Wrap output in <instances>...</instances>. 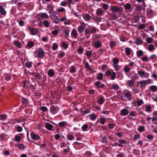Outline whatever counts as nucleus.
<instances>
[{"instance_id": "obj_34", "label": "nucleus", "mask_w": 157, "mask_h": 157, "mask_svg": "<svg viewBox=\"0 0 157 157\" xmlns=\"http://www.w3.org/2000/svg\"><path fill=\"white\" fill-rule=\"evenodd\" d=\"M34 43L31 41L29 42L27 44V47L28 48L29 47V48H32L34 45Z\"/></svg>"}, {"instance_id": "obj_54", "label": "nucleus", "mask_w": 157, "mask_h": 157, "mask_svg": "<svg viewBox=\"0 0 157 157\" xmlns=\"http://www.w3.org/2000/svg\"><path fill=\"white\" fill-rule=\"evenodd\" d=\"M152 38L151 37H149L147 40V42L148 43H151L153 42Z\"/></svg>"}, {"instance_id": "obj_46", "label": "nucleus", "mask_w": 157, "mask_h": 157, "mask_svg": "<svg viewBox=\"0 0 157 157\" xmlns=\"http://www.w3.org/2000/svg\"><path fill=\"white\" fill-rule=\"evenodd\" d=\"M153 124L157 125V117H153L152 120Z\"/></svg>"}, {"instance_id": "obj_51", "label": "nucleus", "mask_w": 157, "mask_h": 157, "mask_svg": "<svg viewBox=\"0 0 157 157\" xmlns=\"http://www.w3.org/2000/svg\"><path fill=\"white\" fill-rule=\"evenodd\" d=\"M87 25V24H85L84 22H81V25L79 26L84 29L86 27Z\"/></svg>"}, {"instance_id": "obj_23", "label": "nucleus", "mask_w": 157, "mask_h": 157, "mask_svg": "<svg viewBox=\"0 0 157 157\" xmlns=\"http://www.w3.org/2000/svg\"><path fill=\"white\" fill-rule=\"evenodd\" d=\"M88 28L90 29V30L91 33H96V28L95 27H92L90 25H88Z\"/></svg>"}, {"instance_id": "obj_2", "label": "nucleus", "mask_w": 157, "mask_h": 157, "mask_svg": "<svg viewBox=\"0 0 157 157\" xmlns=\"http://www.w3.org/2000/svg\"><path fill=\"white\" fill-rule=\"evenodd\" d=\"M123 95L124 97L126 98L129 101H131L132 99V96L131 92L126 89L124 90L123 92Z\"/></svg>"}, {"instance_id": "obj_4", "label": "nucleus", "mask_w": 157, "mask_h": 157, "mask_svg": "<svg viewBox=\"0 0 157 157\" xmlns=\"http://www.w3.org/2000/svg\"><path fill=\"white\" fill-rule=\"evenodd\" d=\"M102 42L99 40L94 41L92 43V45L93 46L97 48L101 47L102 46Z\"/></svg>"}, {"instance_id": "obj_52", "label": "nucleus", "mask_w": 157, "mask_h": 157, "mask_svg": "<svg viewBox=\"0 0 157 157\" xmlns=\"http://www.w3.org/2000/svg\"><path fill=\"white\" fill-rule=\"evenodd\" d=\"M78 30L80 33H82L84 32V29L79 26L78 27Z\"/></svg>"}, {"instance_id": "obj_30", "label": "nucleus", "mask_w": 157, "mask_h": 157, "mask_svg": "<svg viewBox=\"0 0 157 157\" xmlns=\"http://www.w3.org/2000/svg\"><path fill=\"white\" fill-rule=\"evenodd\" d=\"M48 74L50 76L52 77L54 74V72L53 69L49 70L48 71Z\"/></svg>"}, {"instance_id": "obj_28", "label": "nucleus", "mask_w": 157, "mask_h": 157, "mask_svg": "<svg viewBox=\"0 0 157 157\" xmlns=\"http://www.w3.org/2000/svg\"><path fill=\"white\" fill-rule=\"evenodd\" d=\"M97 79L99 80H102L103 79V74L102 73H99L97 76Z\"/></svg>"}, {"instance_id": "obj_27", "label": "nucleus", "mask_w": 157, "mask_h": 157, "mask_svg": "<svg viewBox=\"0 0 157 157\" xmlns=\"http://www.w3.org/2000/svg\"><path fill=\"white\" fill-rule=\"evenodd\" d=\"M71 73H74L76 71L75 67L73 65L71 66L69 69Z\"/></svg>"}, {"instance_id": "obj_10", "label": "nucleus", "mask_w": 157, "mask_h": 157, "mask_svg": "<svg viewBox=\"0 0 157 157\" xmlns=\"http://www.w3.org/2000/svg\"><path fill=\"white\" fill-rule=\"evenodd\" d=\"M28 30L31 31V34L32 35H36L37 30L35 28H32L31 27H28Z\"/></svg>"}, {"instance_id": "obj_38", "label": "nucleus", "mask_w": 157, "mask_h": 157, "mask_svg": "<svg viewBox=\"0 0 157 157\" xmlns=\"http://www.w3.org/2000/svg\"><path fill=\"white\" fill-rule=\"evenodd\" d=\"M126 54L127 56H129L131 53V49L128 47L126 48H125Z\"/></svg>"}, {"instance_id": "obj_17", "label": "nucleus", "mask_w": 157, "mask_h": 157, "mask_svg": "<svg viewBox=\"0 0 157 157\" xmlns=\"http://www.w3.org/2000/svg\"><path fill=\"white\" fill-rule=\"evenodd\" d=\"M105 101V99L103 97H101L98 99L97 103L98 104L101 105Z\"/></svg>"}, {"instance_id": "obj_20", "label": "nucleus", "mask_w": 157, "mask_h": 157, "mask_svg": "<svg viewBox=\"0 0 157 157\" xmlns=\"http://www.w3.org/2000/svg\"><path fill=\"white\" fill-rule=\"evenodd\" d=\"M113 67H116L117 65H118V63L119 62V59L117 58H114L113 60Z\"/></svg>"}, {"instance_id": "obj_3", "label": "nucleus", "mask_w": 157, "mask_h": 157, "mask_svg": "<svg viewBox=\"0 0 157 157\" xmlns=\"http://www.w3.org/2000/svg\"><path fill=\"white\" fill-rule=\"evenodd\" d=\"M110 9L113 13L118 12L121 13L123 12V9L122 7L118 8L117 6H110Z\"/></svg>"}, {"instance_id": "obj_31", "label": "nucleus", "mask_w": 157, "mask_h": 157, "mask_svg": "<svg viewBox=\"0 0 157 157\" xmlns=\"http://www.w3.org/2000/svg\"><path fill=\"white\" fill-rule=\"evenodd\" d=\"M21 140V137L20 136L16 135L14 136V139H13L14 141H16L17 142H19Z\"/></svg>"}, {"instance_id": "obj_15", "label": "nucleus", "mask_w": 157, "mask_h": 157, "mask_svg": "<svg viewBox=\"0 0 157 157\" xmlns=\"http://www.w3.org/2000/svg\"><path fill=\"white\" fill-rule=\"evenodd\" d=\"M71 36L72 37L75 39L77 38V31L75 29H73L71 32Z\"/></svg>"}, {"instance_id": "obj_42", "label": "nucleus", "mask_w": 157, "mask_h": 157, "mask_svg": "<svg viewBox=\"0 0 157 157\" xmlns=\"http://www.w3.org/2000/svg\"><path fill=\"white\" fill-rule=\"evenodd\" d=\"M4 78L7 81H9L11 78L10 75L9 74H6L5 75Z\"/></svg>"}, {"instance_id": "obj_35", "label": "nucleus", "mask_w": 157, "mask_h": 157, "mask_svg": "<svg viewBox=\"0 0 157 157\" xmlns=\"http://www.w3.org/2000/svg\"><path fill=\"white\" fill-rule=\"evenodd\" d=\"M32 62H31L27 61L25 64L26 67L28 68H30L32 67Z\"/></svg>"}, {"instance_id": "obj_55", "label": "nucleus", "mask_w": 157, "mask_h": 157, "mask_svg": "<svg viewBox=\"0 0 157 157\" xmlns=\"http://www.w3.org/2000/svg\"><path fill=\"white\" fill-rule=\"evenodd\" d=\"M57 45L56 44L54 43L53 44V45L52 47V49L53 50H55L57 48Z\"/></svg>"}, {"instance_id": "obj_53", "label": "nucleus", "mask_w": 157, "mask_h": 157, "mask_svg": "<svg viewBox=\"0 0 157 157\" xmlns=\"http://www.w3.org/2000/svg\"><path fill=\"white\" fill-rule=\"evenodd\" d=\"M88 127V126L86 124H84L82 127V129L83 131H86Z\"/></svg>"}, {"instance_id": "obj_13", "label": "nucleus", "mask_w": 157, "mask_h": 157, "mask_svg": "<svg viewBox=\"0 0 157 157\" xmlns=\"http://www.w3.org/2000/svg\"><path fill=\"white\" fill-rule=\"evenodd\" d=\"M129 113L128 110L126 109H124L120 111V113L122 116L127 115Z\"/></svg>"}, {"instance_id": "obj_49", "label": "nucleus", "mask_w": 157, "mask_h": 157, "mask_svg": "<svg viewBox=\"0 0 157 157\" xmlns=\"http://www.w3.org/2000/svg\"><path fill=\"white\" fill-rule=\"evenodd\" d=\"M14 44L17 46L19 48H20L21 47V43L17 41H15L14 42Z\"/></svg>"}, {"instance_id": "obj_12", "label": "nucleus", "mask_w": 157, "mask_h": 157, "mask_svg": "<svg viewBox=\"0 0 157 157\" xmlns=\"http://www.w3.org/2000/svg\"><path fill=\"white\" fill-rule=\"evenodd\" d=\"M90 29L88 28H86L85 30V34L86 38H89L90 36L91 32Z\"/></svg>"}, {"instance_id": "obj_21", "label": "nucleus", "mask_w": 157, "mask_h": 157, "mask_svg": "<svg viewBox=\"0 0 157 157\" xmlns=\"http://www.w3.org/2000/svg\"><path fill=\"white\" fill-rule=\"evenodd\" d=\"M140 86L141 89H144L145 87L147 84L145 80L141 81L140 82Z\"/></svg>"}, {"instance_id": "obj_50", "label": "nucleus", "mask_w": 157, "mask_h": 157, "mask_svg": "<svg viewBox=\"0 0 157 157\" xmlns=\"http://www.w3.org/2000/svg\"><path fill=\"white\" fill-rule=\"evenodd\" d=\"M116 73L115 72H113L111 74V78L112 80H114L115 78Z\"/></svg>"}, {"instance_id": "obj_29", "label": "nucleus", "mask_w": 157, "mask_h": 157, "mask_svg": "<svg viewBox=\"0 0 157 157\" xmlns=\"http://www.w3.org/2000/svg\"><path fill=\"white\" fill-rule=\"evenodd\" d=\"M140 135L139 133H136L135 134L133 137V140L134 141H136L138 139H140Z\"/></svg>"}, {"instance_id": "obj_40", "label": "nucleus", "mask_w": 157, "mask_h": 157, "mask_svg": "<svg viewBox=\"0 0 157 157\" xmlns=\"http://www.w3.org/2000/svg\"><path fill=\"white\" fill-rule=\"evenodd\" d=\"M134 80L133 79H132L131 80H129L128 81V84L130 86L131 88L132 86H133V85L134 84Z\"/></svg>"}, {"instance_id": "obj_24", "label": "nucleus", "mask_w": 157, "mask_h": 157, "mask_svg": "<svg viewBox=\"0 0 157 157\" xmlns=\"http://www.w3.org/2000/svg\"><path fill=\"white\" fill-rule=\"evenodd\" d=\"M17 147L19 150H24L26 148V146L24 144H18Z\"/></svg>"}, {"instance_id": "obj_43", "label": "nucleus", "mask_w": 157, "mask_h": 157, "mask_svg": "<svg viewBox=\"0 0 157 157\" xmlns=\"http://www.w3.org/2000/svg\"><path fill=\"white\" fill-rule=\"evenodd\" d=\"M102 20V18L101 17H95V21L97 22H100Z\"/></svg>"}, {"instance_id": "obj_57", "label": "nucleus", "mask_w": 157, "mask_h": 157, "mask_svg": "<svg viewBox=\"0 0 157 157\" xmlns=\"http://www.w3.org/2000/svg\"><path fill=\"white\" fill-rule=\"evenodd\" d=\"M22 102L24 104H26L28 103V100L26 99V98H22Z\"/></svg>"}, {"instance_id": "obj_32", "label": "nucleus", "mask_w": 157, "mask_h": 157, "mask_svg": "<svg viewBox=\"0 0 157 157\" xmlns=\"http://www.w3.org/2000/svg\"><path fill=\"white\" fill-rule=\"evenodd\" d=\"M150 89L151 91L155 92L157 90V86L155 85H152L150 86Z\"/></svg>"}, {"instance_id": "obj_16", "label": "nucleus", "mask_w": 157, "mask_h": 157, "mask_svg": "<svg viewBox=\"0 0 157 157\" xmlns=\"http://www.w3.org/2000/svg\"><path fill=\"white\" fill-rule=\"evenodd\" d=\"M45 127L49 131H52L53 126L52 124L49 123H46L45 125Z\"/></svg>"}, {"instance_id": "obj_6", "label": "nucleus", "mask_w": 157, "mask_h": 157, "mask_svg": "<svg viewBox=\"0 0 157 157\" xmlns=\"http://www.w3.org/2000/svg\"><path fill=\"white\" fill-rule=\"evenodd\" d=\"M30 136L32 139L34 141L40 139V136L38 134L35 133L33 132L31 133Z\"/></svg>"}, {"instance_id": "obj_5", "label": "nucleus", "mask_w": 157, "mask_h": 157, "mask_svg": "<svg viewBox=\"0 0 157 157\" xmlns=\"http://www.w3.org/2000/svg\"><path fill=\"white\" fill-rule=\"evenodd\" d=\"M105 11L101 8L97 9L96 11V14L98 16H103L105 14Z\"/></svg>"}, {"instance_id": "obj_14", "label": "nucleus", "mask_w": 157, "mask_h": 157, "mask_svg": "<svg viewBox=\"0 0 157 157\" xmlns=\"http://www.w3.org/2000/svg\"><path fill=\"white\" fill-rule=\"evenodd\" d=\"M147 15L149 18H151L154 16L153 11L151 10H148L147 11Z\"/></svg>"}, {"instance_id": "obj_41", "label": "nucleus", "mask_w": 157, "mask_h": 157, "mask_svg": "<svg viewBox=\"0 0 157 157\" xmlns=\"http://www.w3.org/2000/svg\"><path fill=\"white\" fill-rule=\"evenodd\" d=\"M7 116L5 114H2L0 115V120L5 121L6 120Z\"/></svg>"}, {"instance_id": "obj_61", "label": "nucleus", "mask_w": 157, "mask_h": 157, "mask_svg": "<svg viewBox=\"0 0 157 157\" xmlns=\"http://www.w3.org/2000/svg\"><path fill=\"white\" fill-rule=\"evenodd\" d=\"M102 7L103 9L106 10L108 9V6L106 4L104 3Z\"/></svg>"}, {"instance_id": "obj_33", "label": "nucleus", "mask_w": 157, "mask_h": 157, "mask_svg": "<svg viewBox=\"0 0 157 157\" xmlns=\"http://www.w3.org/2000/svg\"><path fill=\"white\" fill-rule=\"evenodd\" d=\"M67 124V123L65 121H63L60 122L59 123V125L60 127H63L66 125Z\"/></svg>"}, {"instance_id": "obj_48", "label": "nucleus", "mask_w": 157, "mask_h": 157, "mask_svg": "<svg viewBox=\"0 0 157 157\" xmlns=\"http://www.w3.org/2000/svg\"><path fill=\"white\" fill-rule=\"evenodd\" d=\"M144 126L142 125L138 128V130L139 132H142L144 131Z\"/></svg>"}, {"instance_id": "obj_26", "label": "nucleus", "mask_w": 157, "mask_h": 157, "mask_svg": "<svg viewBox=\"0 0 157 157\" xmlns=\"http://www.w3.org/2000/svg\"><path fill=\"white\" fill-rule=\"evenodd\" d=\"M0 13L2 15H5L6 14V10L2 6H0Z\"/></svg>"}, {"instance_id": "obj_64", "label": "nucleus", "mask_w": 157, "mask_h": 157, "mask_svg": "<svg viewBox=\"0 0 157 157\" xmlns=\"http://www.w3.org/2000/svg\"><path fill=\"white\" fill-rule=\"evenodd\" d=\"M147 84H152L153 82L150 79H148L145 80Z\"/></svg>"}, {"instance_id": "obj_19", "label": "nucleus", "mask_w": 157, "mask_h": 157, "mask_svg": "<svg viewBox=\"0 0 157 157\" xmlns=\"http://www.w3.org/2000/svg\"><path fill=\"white\" fill-rule=\"evenodd\" d=\"M66 137L69 140H72L75 138V136L69 133L67 134Z\"/></svg>"}, {"instance_id": "obj_8", "label": "nucleus", "mask_w": 157, "mask_h": 157, "mask_svg": "<svg viewBox=\"0 0 157 157\" xmlns=\"http://www.w3.org/2000/svg\"><path fill=\"white\" fill-rule=\"evenodd\" d=\"M47 8L49 11V13H50L52 12V16H55L56 14V13L55 11H53V6L51 5H48L47 6Z\"/></svg>"}, {"instance_id": "obj_44", "label": "nucleus", "mask_w": 157, "mask_h": 157, "mask_svg": "<svg viewBox=\"0 0 157 157\" xmlns=\"http://www.w3.org/2000/svg\"><path fill=\"white\" fill-rule=\"evenodd\" d=\"M149 59L153 60H156L157 59V57L156 55L155 54H153L151 55L150 57L149 58Z\"/></svg>"}, {"instance_id": "obj_7", "label": "nucleus", "mask_w": 157, "mask_h": 157, "mask_svg": "<svg viewBox=\"0 0 157 157\" xmlns=\"http://www.w3.org/2000/svg\"><path fill=\"white\" fill-rule=\"evenodd\" d=\"M59 109V108L58 107L52 106L50 109V112L54 114L57 113Z\"/></svg>"}, {"instance_id": "obj_58", "label": "nucleus", "mask_w": 157, "mask_h": 157, "mask_svg": "<svg viewBox=\"0 0 157 157\" xmlns=\"http://www.w3.org/2000/svg\"><path fill=\"white\" fill-rule=\"evenodd\" d=\"M143 54V52L142 50H140L139 51L137 52V55L138 56H141Z\"/></svg>"}, {"instance_id": "obj_60", "label": "nucleus", "mask_w": 157, "mask_h": 157, "mask_svg": "<svg viewBox=\"0 0 157 157\" xmlns=\"http://www.w3.org/2000/svg\"><path fill=\"white\" fill-rule=\"evenodd\" d=\"M118 142L121 144H125L126 143V141L123 139L119 140Z\"/></svg>"}, {"instance_id": "obj_1", "label": "nucleus", "mask_w": 157, "mask_h": 157, "mask_svg": "<svg viewBox=\"0 0 157 157\" xmlns=\"http://www.w3.org/2000/svg\"><path fill=\"white\" fill-rule=\"evenodd\" d=\"M45 52L42 48H39L36 49L35 52V56L36 57L42 58L44 56Z\"/></svg>"}, {"instance_id": "obj_56", "label": "nucleus", "mask_w": 157, "mask_h": 157, "mask_svg": "<svg viewBox=\"0 0 157 157\" xmlns=\"http://www.w3.org/2000/svg\"><path fill=\"white\" fill-rule=\"evenodd\" d=\"M69 29H67L64 30L63 33L65 34V35H69Z\"/></svg>"}, {"instance_id": "obj_22", "label": "nucleus", "mask_w": 157, "mask_h": 157, "mask_svg": "<svg viewBox=\"0 0 157 157\" xmlns=\"http://www.w3.org/2000/svg\"><path fill=\"white\" fill-rule=\"evenodd\" d=\"M90 118L92 121H94L95 120L97 117V115H96L94 113H93L92 114H90Z\"/></svg>"}, {"instance_id": "obj_59", "label": "nucleus", "mask_w": 157, "mask_h": 157, "mask_svg": "<svg viewBox=\"0 0 157 157\" xmlns=\"http://www.w3.org/2000/svg\"><path fill=\"white\" fill-rule=\"evenodd\" d=\"M132 91L134 94H136L139 92L140 90L138 89L135 88L132 90Z\"/></svg>"}, {"instance_id": "obj_45", "label": "nucleus", "mask_w": 157, "mask_h": 157, "mask_svg": "<svg viewBox=\"0 0 157 157\" xmlns=\"http://www.w3.org/2000/svg\"><path fill=\"white\" fill-rule=\"evenodd\" d=\"M100 37V36L98 35H94L93 37V40L94 41H95V40H99L98 39Z\"/></svg>"}, {"instance_id": "obj_47", "label": "nucleus", "mask_w": 157, "mask_h": 157, "mask_svg": "<svg viewBox=\"0 0 157 157\" xmlns=\"http://www.w3.org/2000/svg\"><path fill=\"white\" fill-rule=\"evenodd\" d=\"M155 48L153 45L152 44H150L148 47V50L150 51L153 50Z\"/></svg>"}, {"instance_id": "obj_36", "label": "nucleus", "mask_w": 157, "mask_h": 157, "mask_svg": "<svg viewBox=\"0 0 157 157\" xmlns=\"http://www.w3.org/2000/svg\"><path fill=\"white\" fill-rule=\"evenodd\" d=\"M53 16L55 18V19H56L57 20L56 21L54 19H53V22L56 24H58L59 23L60 21L58 19V16Z\"/></svg>"}, {"instance_id": "obj_39", "label": "nucleus", "mask_w": 157, "mask_h": 157, "mask_svg": "<svg viewBox=\"0 0 157 157\" xmlns=\"http://www.w3.org/2000/svg\"><path fill=\"white\" fill-rule=\"evenodd\" d=\"M142 42L141 39L139 38H137L136 40V44L137 45H140Z\"/></svg>"}, {"instance_id": "obj_9", "label": "nucleus", "mask_w": 157, "mask_h": 157, "mask_svg": "<svg viewBox=\"0 0 157 157\" xmlns=\"http://www.w3.org/2000/svg\"><path fill=\"white\" fill-rule=\"evenodd\" d=\"M38 16L40 19H47L49 18L48 15L45 13H39Z\"/></svg>"}, {"instance_id": "obj_25", "label": "nucleus", "mask_w": 157, "mask_h": 157, "mask_svg": "<svg viewBox=\"0 0 157 157\" xmlns=\"http://www.w3.org/2000/svg\"><path fill=\"white\" fill-rule=\"evenodd\" d=\"M111 85L114 90H117L119 88V87L117 84L113 83Z\"/></svg>"}, {"instance_id": "obj_62", "label": "nucleus", "mask_w": 157, "mask_h": 157, "mask_svg": "<svg viewBox=\"0 0 157 157\" xmlns=\"http://www.w3.org/2000/svg\"><path fill=\"white\" fill-rule=\"evenodd\" d=\"M17 131L18 132H21L22 131V128L20 126H17Z\"/></svg>"}, {"instance_id": "obj_37", "label": "nucleus", "mask_w": 157, "mask_h": 157, "mask_svg": "<svg viewBox=\"0 0 157 157\" xmlns=\"http://www.w3.org/2000/svg\"><path fill=\"white\" fill-rule=\"evenodd\" d=\"M124 8L126 10H129L131 8V5L129 3H127L124 6Z\"/></svg>"}, {"instance_id": "obj_18", "label": "nucleus", "mask_w": 157, "mask_h": 157, "mask_svg": "<svg viewBox=\"0 0 157 157\" xmlns=\"http://www.w3.org/2000/svg\"><path fill=\"white\" fill-rule=\"evenodd\" d=\"M83 17L85 21H88L91 19V17L89 14H87L83 16Z\"/></svg>"}, {"instance_id": "obj_11", "label": "nucleus", "mask_w": 157, "mask_h": 157, "mask_svg": "<svg viewBox=\"0 0 157 157\" xmlns=\"http://www.w3.org/2000/svg\"><path fill=\"white\" fill-rule=\"evenodd\" d=\"M138 73L140 76L145 78H147L149 76V74L148 73L144 71H139L138 72Z\"/></svg>"}, {"instance_id": "obj_63", "label": "nucleus", "mask_w": 157, "mask_h": 157, "mask_svg": "<svg viewBox=\"0 0 157 157\" xmlns=\"http://www.w3.org/2000/svg\"><path fill=\"white\" fill-rule=\"evenodd\" d=\"M137 105L138 106H140L141 105V104H144V102L142 100L137 101Z\"/></svg>"}]
</instances>
